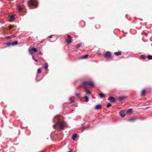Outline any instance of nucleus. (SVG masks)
Masks as SVG:
<instances>
[{
    "label": "nucleus",
    "instance_id": "3",
    "mask_svg": "<svg viewBox=\"0 0 152 152\" xmlns=\"http://www.w3.org/2000/svg\"><path fill=\"white\" fill-rule=\"evenodd\" d=\"M29 6H37L38 3L36 0H29L28 2Z\"/></svg>",
    "mask_w": 152,
    "mask_h": 152
},
{
    "label": "nucleus",
    "instance_id": "23",
    "mask_svg": "<svg viewBox=\"0 0 152 152\" xmlns=\"http://www.w3.org/2000/svg\"><path fill=\"white\" fill-rule=\"evenodd\" d=\"M147 57L148 60L152 59V56L151 55H148Z\"/></svg>",
    "mask_w": 152,
    "mask_h": 152
},
{
    "label": "nucleus",
    "instance_id": "26",
    "mask_svg": "<svg viewBox=\"0 0 152 152\" xmlns=\"http://www.w3.org/2000/svg\"><path fill=\"white\" fill-rule=\"evenodd\" d=\"M41 68H39L37 70V73L38 74L41 73Z\"/></svg>",
    "mask_w": 152,
    "mask_h": 152
},
{
    "label": "nucleus",
    "instance_id": "5",
    "mask_svg": "<svg viewBox=\"0 0 152 152\" xmlns=\"http://www.w3.org/2000/svg\"><path fill=\"white\" fill-rule=\"evenodd\" d=\"M104 57L107 59L112 58L111 53L109 51L106 52L105 54Z\"/></svg>",
    "mask_w": 152,
    "mask_h": 152
},
{
    "label": "nucleus",
    "instance_id": "36",
    "mask_svg": "<svg viewBox=\"0 0 152 152\" xmlns=\"http://www.w3.org/2000/svg\"><path fill=\"white\" fill-rule=\"evenodd\" d=\"M52 35H51L49 37L50 38H52Z\"/></svg>",
    "mask_w": 152,
    "mask_h": 152
},
{
    "label": "nucleus",
    "instance_id": "25",
    "mask_svg": "<svg viewBox=\"0 0 152 152\" xmlns=\"http://www.w3.org/2000/svg\"><path fill=\"white\" fill-rule=\"evenodd\" d=\"M32 51L31 50V49H29L28 50V51H29V54H30L32 55H33V52H32Z\"/></svg>",
    "mask_w": 152,
    "mask_h": 152
},
{
    "label": "nucleus",
    "instance_id": "8",
    "mask_svg": "<svg viewBox=\"0 0 152 152\" xmlns=\"http://www.w3.org/2000/svg\"><path fill=\"white\" fill-rule=\"evenodd\" d=\"M108 99L111 102H115V99L113 96H110L108 98Z\"/></svg>",
    "mask_w": 152,
    "mask_h": 152
},
{
    "label": "nucleus",
    "instance_id": "35",
    "mask_svg": "<svg viewBox=\"0 0 152 152\" xmlns=\"http://www.w3.org/2000/svg\"><path fill=\"white\" fill-rule=\"evenodd\" d=\"M141 58H142L143 59H145V57L143 56H142Z\"/></svg>",
    "mask_w": 152,
    "mask_h": 152
},
{
    "label": "nucleus",
    "instance_id": "30",
    "mask_svg": "<svg viewBox=\"0 0 152 152\" xmlns=\"http://www.w3.org/2000/svg\"><path fill=\"white\" fill-rule=\"evenodd\" d=\"M135 118H133L131 119H130L129 120V121H134L135 120Z\"/></svg>",
    "mask_w": 152,
    "mask_h": 152
},
{
    "label": "nucleus",
    "instance_id": "27",
    "mask_svg": "<svg viewBox=\"0 0 152 152\" xmlns=\"http://www.w3.org/2000/svg\"><path fill=\"white\" fill-rule=\"evenodd\" d=\"M32 58L36 62H37L38 61V60L37 59H36L35 58V57L34 56H32Z\"/></svg>",
    "mask_w": 152,
    "mask_h": 152
},
{
    "label": "nucleus",
    "instance_id": "28",
    "mask_svg": "<svg viewBox=\"0 0 152 152\" xmlns=\"http://www.w3.org/2000/svg\"><path fill=\"white\" fill-rule=\"evenodd\" d=\"M111 106V104L110 103H108L107 104L106 107L107 108H109V107H110Z\"/></svg>",
    "mask_w": 152,
    "mask_h": 152
},
{
    "label": "nucleus",
    "instance_id": "34",
    "mask_svg": "<svg viewBox=\"0 0 152 152\" xmlns=\"http://www.w3.org/2000/svg\"><path fill=\"white\" fill-rule=\"evenodd\" d=\"M11 37L10 36H7L6 37V38L8 39H10V38Z\"/></svg>",
    "mask_w": 152,
    "mask_h": 152
},
{
    "label": "nucleus",
    "instance_id": "11",
    "mask_svg": "<svg viewBox=\"0 0 152 152\" xmlns=\"http://www.w3.org/2000/svg\"><path fill=\"white\" fill-rule=\"evenodd\" d=\"M114 54L116 56H119L121 55V51H118L117 52H115L114 53Z\"/></svg>",
    "mask_w": 152,
    "mask_h": 152
},
{
    "label": "nucleus",
    "instance_id": "18",
    "mask_svg": "<svg viewBox=\"0 0 152 152\" xmlns=\"http://www.w3.org/2000/svg\"><path fill=\"white\" fill-rule=\"evenodd\" d=\"M88 54H86L84 56H83L80 59H86L88 58Z\"/></svg>",
    "mask_w": 152,
    "mask_h": 152
},
{
    "label": "nucleus",
    "instance_id": "39",
    "mask_svg": "<svg viewBox=\"0 0 152 152\" xmlns=\"http://www.w3.org/2000/svg\"><path fill=\"white\" fill-rule=\"evenodd\" d=\"M69 152H72L71 151H69Z\"/></svg>",
    "mask_w": 152,
    "mask_h": 152
},
{
    "label": "nucleus",
    "instance_id": "15",
    "mask_svg": "<svg viewBox=\"0 0 152 152\" xmlns=\"http://www.w3.org/2000/svg\"><path fill=\"white\" fill-rule=\"evenodd\" d=\"M99 96L101 98H104L105 96V95L102 93H99Z\"/></svg>",
    "mask_w": 152,
    "mask_h": 152
},
{
    "label": "nucleus",
    "instance_id": "1",
    "mask_svg": "<svg viewBox=\"0 0 152 152\" xmlns=\"http://www.w3.org/2000/svg\"><path fill=\"white\" fill-rule=\"evenodd\" d=\"M57 126H59L60 129L63 130L66 127V123L63 121H60L53 126V128L55 129Z\"/></svg>",
    "mask_w": 152,
    "mask_h": 152
},
{
    "label": "nucleus",
    "instance_id": "16",
    "mask_svg": "<svg viewBox=\"0 0 152 152\" xmlns=\"http://www.w3.org/2000/svg\"><path fill=\"white\" fill-rule=\"evenodd\" d=\"M77 137V134H74L72 137V140H75V139Z\"/></svg>",
    "mask_w": 152,
    "mask_h": 152
},
{
    "label": "nucleus",
    "instance_id": "13",
    "mask_svg": "<svg viewBox=\"0 0 152 152\" xmlns=\"http://www.w3.org/2000/svg\"><path fill=\"white\" fill-rule=\"evenodd\" d=\"M120 115L122 117H124L125 115V112L123 110H121L120 112Z\"/></svg>",
    "mask_w": 152,
    "mask_h": 152
},
{
    "label": "nucleus",
    "instance_id": "17",
    "mask_svg": "<svg viewBox=\"0 0 152 152\" xmlns=\"http://www.w3.org/2000/svg\"><path fill=\"white\" fill-rule=\"evenodd\" d=\"M82 45V43H79V44L75 46L76 48L77 49V48H79L80 47H81V46Z\"/></svg>",
    "mask_w": 152,
    "mask_h": 152
},
{
    "label": "nucleus",
    "instance_id": "2",
    "mask_svg": "<svg viewBox=\"0 0 152 152\" xmlns=\"http://www.w3.org/2000/svg\"><path fill=\"white\" fill-rule=\"evenodd\" d=\"M89 86L91 87L94 86V83L91 81H84L83 82L80 87H82L85 88H87L88 86Z\"/></svg>",
    "mask_w": 152,
    "mask_h": 152
},
{
    "label": "nucleus",
    "instance_id": "31",
    "mask_svg": "<svg viewBox=\"0 0 152 152\" xmlns=\"http://www.w3.org/2000/svg\"><path fill=\"white\" fill-rule=\"evenodd\" d=\"M7 46H9L10 45H12V43L11 42H8L7 44Z\"/></svg>",
    "mask_w": 152,
    "mask_h": 152
},
{
    "label": "nucleus",
    "instance_id": "4",
    "mask_svg": "<svg viewBox=\"0 0 152 152\" xmlns=\"http://www.w3.org/2000/svg\"><path fill=\"white\" fill-rule=\"evenodd\" d=\"M72 37L70 35H68L67 38L65 40L66 42L68 44H69L72 42Z\"/></svg>",
    "mask_w": 152,
    "mask_h": 152
},
{
    "label": "nucleus",
    "instance_id": "38",
    "mask_svg": "<svg viewBox=\"0 0 152 152\" xmlns=\"http://www.w3.org/2000/svg\"><path fill=\"white\" fill-rule=\"evenodd\" d=\"M86 129V127H83V130H85Z\"/></svg>",
    "mask_w": 152,
    "mask_h": 152
},
{
    "label": "nucleus",
    "instance_id": "22",
    "mask_svg": "<svg viewBox=\"0 0 152 152\" xmlns=\"http://www.w3.org/2000/svg\"><path fill=\"white\" fill-rule=\"evenodd\" d=\"M18 44V41H15L14 42H12V45H17Z\"/></svg>",
    "mask_w": 152,
    "mask_h": 152
},
{
    "label": "nucleus",
    "instance_id": "21",
    "mask_svg": "<svg viewBox=\"0 0 152 152\" xmlns=\"http://www.w3.org/2000/svg\"><path fill=\"white\" fill-rule=\"evenodd\" d=\"M31 50L34 52L36 53L37 51V49L35 48H31Z\"/></svg>",
    "mask_w": 152,
    "mask_h": 152
},
{
    "label": "nucleus",
    "instance_id": "37",
    "mask_svg": "<svg viewBox=\"0 0 152 152\" xmlns=\"http://www.w3.org/2000/svg\"><path fill=\"white\" fill-rule=\"evenodd\" d=\"M39 53V54L41 55L42 54V53H41V51H40Z\"/></svg>",
    "mask_w": 152,
    "mask_h": 152
},
{
    "label": "nucleus",
    "instance_id": "7",
    "mask_svg": "<svg viewBox=\"0 0 152 152\" xmlns=\"http://www.w3.org/2000/svg\"><path fill=\"white\" fill-rule=\"evenodd\" d=\"M9 20L10 22H11L15 19L14 16L13 15H9Z\"/></svg>",
    "mask_w": 152,
    "mask_h": 152
},
{
    "label": "nucleus",
    "instance_id": "20",
    "mask_svg": "<svg viewBox=\"0 0 152 152\" xmlns=\"http://www.w3.org/2000/svg\"><path fill=\"white\" fill-rule=\"evenodd\" d=\"M132 111V109H129L126 112V113H127L128 114H130L131 113Z\"/></svg>",
    "mask_w": 152,
    "mask_h": 152
},
{
    "label": "nucleus",
    "instance_id": "40",
    "mask_svg": "<svg viewBox=\"0 0 152 152\" xmlns=\"http://www.w3.org/2000/svg\"><path fill=\"white\" fill-rule=\"evenodd\" d=\"M42 152H44V151H42Z\"/></svg>",
    "mask_w": 152,
    "mask_h": 152
},
{
    "label": "nucleus",
    "instance_id": "24",
    "mask_svg": "<svg viewBox=\"0 0 152 152\" xmlns=\"http://www.w3.org/2000/svg\"><path fill=\"white\" fill-rule=\"evenodd\" d=\"M85 101L86 102H88L89 100L88 98V97L87 96H85Z\"/></svg>",
    "mask_w": 152,
    "mask_h": 152
},
{
    "label": "nucleus",
    "instance_id": "29",
    "mask_svg": "<svg viewBox=\"0 0 152 152\" xmlns=\"http://www.w3.org/2000/svg\"><path fill=\"white\" fill-rule=\"evenodd\" d=\"M86 92L87 94H91L90 92L88 89H86Z\"/></svg>",
    "mask_w": 152,
    "mask_h": 152
},
{
    "label": "nucleus",
    "instance_id": "33",
    "mask_svg": "<svg viewBox=\"0 0 152 152\" xmlns=\"http://www.w3.org/2000/svg\"><path fill=\"white\" fill-rule=\"evenodd\" d=\"M75 96L77 97H79L80 96V94L78 93H76Z\"/></svg>",
    "mask_w": 152,
    "mask_h": 152
},
{
    "label": "nucleus",
    "instance_id": "19",
    "mask_svg": "<svg viewBox=\"0 0 152 152\" xmlns=\"http://www.w3.org/2000/svg\"><path fill=\"white\" fill-rule=\"evenodd\" d=\"M48 67V64L47 63H46L45 64V66L44 67V68L45 69H47Z\"/></svg>",
    "mask_w": 152,
    "mask_h": 152
},
{
    "label": "nucleus",
    "instance_id": "6",
    "mask_svg": "<svg viewBox=\"0 0 152 152\" xmlns=\"http://www.w3.org/2000/svg\"><path fill=\"white\" fill-rule=\"evenodd\" d=\"M24 8V7L23 5H19L17 7V9L20 12Z\"/></svg>",
    "mask_w": 152,
    "mask_h": 152
},
{
    "label": "nucleus",
    "instance_id": "9",
    "mask_svg": "<svg viewBox=\"0 0 152 152\" xmlns=\"http://www.w3.org/2000/svg\"><path fill=\"white\" fill-rule=\"evenodd\" d=\"M75 99L74 97H71L69 98V101L70 103H74L75 102Z\"/></svg>",
    "mask_w": 152,
    "mask_h": 152
},
{
    "label": "nucleus",
    "instance_id": "32",
    "mask_svg": "<svg viewBox=\"0 0 152 152\" xmlns=\"http://www.w3.org/2000/svg\"><path fill=\"white\" fill-rule=\"evenodd\" d=\"M12 28H13V26L11 25H10L9 26V30H10Z\"/></svg>",
    "mask_w": 152,
    "mask_h": 152
},
{
    "label": "nucleus",
    "instance_id": "10",
    "mask_svg": "<svg viewBox=\"0 0 152 152\" xmlns=\"http://www.w3.org/2000/svg\"><path fill=\"white\" fill-rule=\"evenodd\" d=\"M146 93V91L145 89H143L141 92V95L142 96H145Z\"/></svg>",
    "mask_w": 152,
    "mask_h": 152
},
{
    "label": "nucleus",
    "instance_id": "14",
    "mask_svg": "<svg viewBox=\"0 0 152 152\" xmlns=\"http://www.w3.org/2000/svg\"><path fill=\"white\" fill-rule=\"evenodd\" d=\"M126 97L125 96H121L118 97V99L120 101H122L126 98Z\"/></svg>",
    "mask_w": 152,
    "mask_h": 152
},
{
    "label": "nucleus",
    "instance_id": "12",
    "mask_svg": "<svg viewBox=\"0 0 152 152\" xmlns=\"http://www.w3.org/2000/svg\"><path fill=\"white\" fill-rule=\"evenodd\" d=\"M101 106L100 104H97L95 107V109L97 110L100 109L101 108Z\"/></svg>",
    "mask_w": 152,
    "mask_h": 152
}]
</instances>
